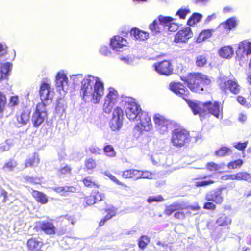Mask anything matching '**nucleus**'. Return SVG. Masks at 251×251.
Wrapping results in <instances>:
<instances>
[{
  "label": "nucleus",
  "instance_id": "6e6d98bb",
  "mask_svg": "<svg viewBox=\"0 0 251 251\" xmlns=\"http://www.w3.org/2000/svg\"><path fill=\"white\" fill-rule=\"evenodd\" d=\"M163 200H164L163 198L161 196L158 195L157 196L150 197L147 199V201L149 203H151V202H154V201L160 202V201H163Z\"/></svg>",
  "mask_w": 251,
  "mask_h": 251
},
{
  "label": "nucleus",
  "instance_id": "72a5a7b5",
  "mask_svg": "<svg viewBox=\"0 0 251 251\" xmlns=\"http://www.w3.org/2000/svg\"><path fill=\"white\" fill-rule=\"evenodd\" d=\"M7 99L5 95L0 91V118H2L3 113L5 109Z\"/></svg>",
  "mask_w": 251,
  "mask_h": 251
},
{
  "label": "nucleus",
  "instance_id": "ea45409f",
  "mask_svg": "<svg viewBox=\"0 0 251 251\" xmlns=\"http://www.w3.org/2000/svg\"><path fill=\"white\" fill-rule=\"evenodd\" d=\"M224 164H216L214 162H209L207 164V169L211 172H216L223 168Z\"/></svg>",
  "mask_w": 251,
  "mask_h": 251
},
{
  "label": "nucleus",
  "instance_id": "6ab92c4d",
  "mask_svg": "<svg viewBox=\"0 0 251 251\" xmlns=\"http://www.w3.org/2000/svg\"><path fill=\"white\" fill-rule=\"evenodd\" d=\"M12 64L10 62L1 64L0 66V81L6 79L12 69Z\"/></svg>",
  "mask_w": 251,
  "mask_h": 251
},
{
  "label": "nucleus",
  "instance_id": "423d86ee",
  "mask_svg": "<svg viewBox=\"0 0 251 251\" xmlns=\"http://www.w3.org/2000/svg\"><path fill=\"white\" fill-rule=\"evenodd\" d=\"M48 118L46 106L44 103H38L31 117V122L35 128L39 127Z\"/></svg>",
  "mask_w": 251,
  "mask_h": 251
},
{
  "label": "nucleus",
  "instance_id": "09e8293b",
  "mask_svg": "<svg viewBox=\"0 0 251 251\" xmlns=\"http://www.w3.org/2000/svg\"><path fill=\"white\" fill-rule=\"evenodd\" d=\"M214 183V181L212 180H202L197 181L195 183V186L197 187H204L210 185Z\"/></svg>",
  "mask_w": 251,
  "mask_h": 251
},
{
  "label": "nucleus",
  "instance_id": "473e14b6",
  "mask_svg": "<svg viewBox=\"0 0 251 251\" xmlns=\"http://www.w3.org/2000/svg\"><path fill=\"white\" fill-rule=\"evenodd\" d=\"M202 15L199 13H194L189 19L187 24L189 26H193L196 23H198L201 20Z\"/></svg>",
  "mask_w": 251,
  "mask_h": 251
},
{
  "label": "nucleus",
  "instance_id": "c03bdc74",
  "mask_svg": "<svg viewBox=\"0 0 251 251\" xmlns=\"http://www.w3.org/2000/svg\"><path fill=\"white\" fill-rule=\"evenodd\" d=\"M150 242L149 237L145 235H142L140 237L139 242L138 246L140 248L144 249Z\"/></svg>",
  "mask_w": 251,
  "mask_h": 251
},
{
  "label": "nucleus",
  "instance_id": "39448f33",
  "mask_svg": "<svg viewBox=\"0 0 251 251\" xmlns=\"http://www.w3.org/2000/svg\"><path fill=\"white\" fill-rule=\"evenodd\" d=\"M190 142L189 132L183 129H175L172 132L171 143L177 148L186 146Z\"/></svg>",
  "mask_w": 251,
  "mask_h": 251
},
{
  "label": "nucleus",
  "instance_id": "0eeeda50",
  "mask_svg": "<svg viewBox=\"0 0 251 251\" xmlns=\"http://www.w3.org/2000/svg\"><path fill=\"white\" fill-rule=\"evenodd\" d=\"M153 120L157 130L161 134L167 133L172 127V122L159 114L154 115Z\"/></svg>",
  "mask_w": 251,
  "mask_h": 251
},
{
  "label": "nucleus",
  "instance_id": "37998d69",
  "mask_svg": "<svg viewBox=\"0 0 251 251\" xmlns=\"http://www.w3.org/2000/svg\"><path fill=\"white\" fill-rule=\"evenodd\" d=\"M159 25V22L157 20H155L152 24L150 25L149 28L153 34H156L160 32Z\"/></svg>",
  "mask_w": 251,
  "mask_h": 251
},
{
  "label": "nucleus",
  "instance_id": "9b49d317",
  "mask_svg": "<svg viewBox=\"0 0 251 251\" xmlns=\"http://www.w3.org/2000/svg\"><path fill=\"white\" fill-rule=\"evenodd\" d=\"M53 93V92L51 91L50 85L47 83H43L40 86L39 91L40 98L42 100L41 103H44L46 106V105L49 102L51 101Z\"/></svg>",
  "mask_w": 251,
  "mask_h": 251
},
{
  "label": "nucleus",
  "instance_id": "f8f14e48",
  "mask_svg": "<svg viewBox=\"0 0 251 251\" xmlns=\"http://www.w3.org/2000/svg\"><path fill=\"white\" fill-rule=\"evenodd\" d=\"M155 70L160 74L168 75L173 72V68L171 62L168 60H164L154 65Z\"/></svg>",
  "mask_w": 251,
  "mask_h": 251
},
{
  "label": "nucleus",
  "instance_id": "2eb2a0df",
  "mask_svg": "<svg viewBox=\"0 0 251 251\" xmlns=\"http://www.w3.org/2000/svg\"><path fill=\"white\" fill-rule=\"evenodd\" d=\"M205 199L207 201H211L217 204H221L223 201L222 190L216 189L208 192L206 193Z\"/></svg>",
  "mask_w": 251,
  "mask_h": 251
},
{
  "label": "nucleus",
  "instance_id": "680f3d73",
  "mask_svg": "<svg viewBox=\"0 0 251 251\" xmlns=\"http://www.w3.org/2000/svg\"><path fill=\"white\" fill-rule=\"evenodd\" d=\"M19 103V98L18 96H12L10 98L9 106L14 107L18 105Z\"/></svg>",
  "mask_w": 251,
  "mask_h": 251
},
{
  "label": "nucleus",
  "instance_id": "603ef678",
  "mask_svg": "<svg viewBox=\"0 0 251 251\" xmlns=\"http://www.w3.org/2000/svg\"><path fill=\"white\" fill-rule=\"evenodd\" d=\"M100 52L103 55L105 56H110L111 52L106 46H101L100 49Z\"/></svg>",
  "mask_w": 251,
  "mask_h": 251
},
{
  "label": "nucleus",
  "instance_id": "412c9836",
  "mask_svg": "<svg viewBox=\"0 0 251 251\" xmlns=\"http://www.w3.org/2000/svg\"><path fill=\"white\" fill-rule=\"evenodd\" d=\"M237 25V20L235 17H231L228 19L225 22L221 23L219 27L225 29L230 30L235 27Z\"/></svg>",
  "mask_w": 251,
  "mask_h": 251
},
{
  "label": "nucleus",
  "instance_id": "052dcab7",
  "mask_svg": "<svg viewBox=\"0 0 251 251\" xmlns=\"http://www.w3.org/2000/svg\"><path fill=\"white\" fill-rule=\"evenodd\" d=\"M83 183L87 187H92V186H96L94 182H93L90 177H87L83 179Z\"/></svg>",
  "mask_w": 251,
  "mask_h": 251
},
{
  "label": "nucleus",
  "instance_id": "393cba45",
  "mask_svg": "<svg viewBox=\"0 0 251 251\" xmlns=\"http://www.w3.org/2000/svg\"><path fill=\"white\" fill-rule=\"evenodd\" d=\"M219 54L220 56L225 58L231 57L233 54L232 48L229 46L222 47L219 50Z\"/></svg>",
  "mask_w": 251,
  "mask_h": 251
},
{
  "label": "nucleus",
  "instance_id": "c9c22d12",
  "mask_svg": "<svg viewBox=\"0 0 251 251\" xmlns=\"http://www.w3.org/2000/svg\"><path fill=\"white\" fill-rule=\"evenodd\" d=\"M237 180H244L249 183H251V175L247 172H240L237 173Z\"/></svg>",
  "mask_w": 251,
  "mask_h": 251
},
{
  "label": "nucleus",
  "instance_id": "9d476101",
  "mask_svg": "<svg viewBox=\"0 0 251 251\" xmlns=\"http://www.w3.org/2000/svg\"><path fill=\"white\" fill-rule=\"evenodd\" d=\"M55 84L57 91L61 95H64L68 90V79L66 75L61 72L57 73L56 76Z\"/></svg>",
  "mask_w": 251,
  "mask_h": 251
},
{
  "label": "nucleus",
  "instance_id": "a19ab883",
  "mask_svg": "<svg viewBox=\"0 0 251 251\" xmlns=\"http://www.w3.org/2000/svg\"><path fill=\"white\" fill-rule=\"evenodd\" d=\"M103 151L106 155L109 157H113L116 156V153L114 148L110 145H107L104 147Z\"/></svg>",
  "mask_w": 251,
  "mask_h": 251
},
{
  "label": "nucleus",
  "instance_id": "cd10ccee",
  "mask_svg": "<svg viewBox=\"0 0 251 251\" xmlns=\"http://www.w3.org/2000/svg\"><path fill=\"white\" fill-rule=\"evenodd\" d=\"M57 221L58 222H61L62 226H67L70 223L74 225L75 223V221L73 217L69 215L61 216L57 218Z\"/></svg>",
  "mask_w": 251,
  "mask_h": 251
},
{
  "label": "nucleus",
  "instance_id": "7ed1b4c3",
  "mask_svg": "<svg viewBox=\"0 0 251 251\" xmlns=\"http://www.w3.org/2000/svg\"><path fill=\"white\" fill-rule=\"evenodd\" d=\"M123 102H125L126 113L130 120H140L134 128V131L138 132V136L141 135L144 131L149 132L152 127L151 117L148 114L142 110L140 106L133 99L126 98Z\"/></svg>",
  "mask_w": 251,
  "mask_h": 251
},
{
  "label": "nucleus",
  "instance_id": "aec40b11",
  "mask_svg": "<svg viewBox=\"0 0 251 251\" xmlns=\"http://www.w3.org/2000/svg\"><path fill=\"white\" fill-rule=\"evenodd\" d=\"M130 34L137 40H145L149 37L148 32L140 30L137 28H132L130 31Z\"/></svg>",
  "mask_w": 251,
  "mask_h": 251
},
{
  "label": "nucleus",
  "instance_id": "13d9d810",
  "mask_svg": "<svg viewBox=\"0 0 251 251\" xmlns=\"http://www.w3.org/2000/svg\"><path fill=\"white\" fill-rule=\"evenodd\" d=\"M10 148L9 140H6V141L0 145V151L1 152L8 151Z\"/></svg>",
  "mask_w": 251,
  "mask_h": 251
},
{
  "label": "nucleus",
  "instance_id": "4468645a",
  "mask_svg": "<svg viewBox=\"0 0 251 251\" xmlns=\"http://www.w3.org/2000/svg\"><path fill=\"white\" fill-rule=\"evenodd\" d=\"M221 88L225 92L229 90L234 94H238L240 91V86L235 79L225 81L221 85Z\"/></svg>",
  "mask_w": 251,
  "mask_h": 251
},
{
  "label": "nucleus",
  "instance_id": "3c124183",
  "mask_svg": "<svg viewBox=\"0 0 251 251\" xmlns=\"http://www.w3.org/2000/svg\"><path fill=\"white\" fill-rule=\"evenodd\" d=\"M71 171V168L68 165L62 167L58 171V174L59 176L70 174Z\"/></svg>",
  "mask_w": 251,
  "mask_h": 251
},
{
  "label": "nucleus",
  "instance_id": "e433bc0d",
  "mask_svg": "<svg viewBox=\"0 0 251 251\" xmlns=\"http://www.w3.org/2000/svg\"><path fill=\"white\" fill-rule=\"evenodd\" d=\"M66 107V102L63 99H60L58 100L56 106V111L57 112L63 114L65 112Z\"/></svg>",
  "mask_w": 251,
  "mask_h": 251
},
{
  "label": "nucleus",
  "instance_id": "e2e57ef3",
  "mask_svg": "<svg viewBox=\"0 0 251 251\" xmlns=\"http://www.w3.org/2000/svg\"><path fill=\"white\" fill-rule=\"evenodd\" d=\"M135 57L132 56H128L127 57H123L121 58V60L124 61L126 63L132 65L134 63V59Z\"/></svg>",
  "mask_w": 251,
  "mask_h": 251
},
{
  "label": "nucleus",
  "instance_id": "a878e982",
  "mask_svg": "<svg viewBox=\"0 0 251 251\" xmlns=\"http://www.w3.org/2000/svg\"><path fill=\"white\" fill-rule=\"evenodd\" d=\"M40 159L38 154L34 153V154L26 160L25 167H36L39 163Z\"/></svg>",
  "mask_w": 251,
  "mask_h": 251
},
{
  "label": "nucleus",
  "instance_id": "f257e3e1",
  "mask_svg": "<svg viewBox=\"0 0 251 251\" xmlns=\"http://www.w3.org/2000/svg\"><path fill=\"white\" fill-rule=\"evenodd\" d=\"M170 87L173 92L187 102L194 115L199 114L201 116L204 112L208 111L217 118H222V108L220 109L218 102L212 103L208 101L206 102H198L189 100L187 99L189 91L179 82L171 83Z\"/></svg>",
  "mask_w": 251,
  "mask_h": 251
},
{
  "label": "nucleus",
  "instance_id": "b1692460",
  "mask_svg": "<svg viewBox=\"0 0 251 251\" xmlns=\"http://www.w3.org/2000/svg\"><path fill=\"white\" fill-rule=\"evenodd\" d=\"M140 170L136 169L126 170L123 172V177L125 178H133L135 180L139 179Z\"/></svg>",
  "mask_w": 251,
  "mask_h": 251
},
{
  "label": "nucleus",
  "instance_id": "f3484780",
  "mask_svg": "<svg viewBox=\"0 0 251 251\" xmlns=\"http://www.w3.org/2000/svg\"><path fill=\"white\" fill-rule=\"evenodd\" d=\"M40 228L47 234H54L55 233L56 228L52 222L42 221L39 224Z\"/></svg>",
  "mask_w": 251,
  "mask_h": 251
},
{
  "label": "nucleus",
  "instance_id": "f704fd0d",
  "mask_svg": "<svg viewBox=\"0 0 251 251\" xmlns=\"http://www.w3.org/2000/svg\"><path fill=\"white\" fill-rule=\"evenodd\" d=\"M181 205L178 203H174L167 206L165 210L164 213L168 216L171 215L176 210L181 209Z\"/></svg>",
  "mask_w": 251,
  "mask_h": 251
},
{
  "label": "nucleus",
  "instance_id": "a18cd8bd",
  "mask_svg": "<svg viewBox=\"0 0 251 251\" xmlns=\"http://www.w3.org/2000/svg\"><path fill=\"white\" fill-rule=\"evenodd\" d=\"M17 165V162L14 160H10L6 163L3 167V169L5 171H13L14 168Z\"/></svg>",
  "mask_w": 251,
  "mask_h": 251
},
{
  "label": "nucleus",
  "instance_id": "338daca9",
  "mask_svg": "<svg viewBox=\"0 0 251 251\" xmlns=\"http://www.w3.org/2000/svg\"><path fill=\"white\" fill-rule=\"evenodd\" d=\"M89 151L92 154H100L101 152V149L95 146L90 147L89 148Z\"/></svg>",
  "mask_w": 251,
  "mask_h": 251
},
{
  "label": "nucleus",
  "instance_id": "bb28decb",
  "mask_svg": "<svg viewBox=\"0 0 251 251\" xmlns=\"http://www.w3.org/2000/svg\"><path fill=\"white\" fill-rule=\"evenodd\" d=\"M32 195L36 200L42 204H45L47 203L48 200L46 195L42 192L33 191Z\"/></svg>",
  "mask_w": 251,
  "mask_h": 251
},
{
  "label": "nucleus",
  "instance_id": "1a4fd4ad",
  "mask_svg": "<svg viewBox=\"0 0 251 251\" xmlns=\"http://www.w3.org/2000/svg\"><path fill=\"white\" fill-rule=\"evenodd\" d=\"M123 112L121 108L117 107L114 109L112 118L109 123L111 129L114 131H119L123 125Z\"/></svg>",
  "mask_w": 251,
  "mask_h": 251
},
{
  "label": "nucleus",
  "instance_id": "20e7f679",
  "mask_svg": "<svg viewBox=\"0 0 251 251\" xmlns=\"http://www.w3.org/2000/svg\"><path fill=\"white\" fill-rule=\"evenodd\" d=\"M181 79L192 91L195 93H201L205 86L211 83L208 76L201 73H189L181 76Z\"/></svg>",
  "mask_w": 251,
  "mask_h": 251
},
{
  "label": "nucleus",
  "instance_id": "4be33fe9",
  "mask_svg": "<svg viewBox=\"0 0 251 251\" xmlns=\"http://www.w3.org/2000/svg\"><path fill=\"white\" fill-rule=\"evenodd\" d=\"M27 245L29 250L31 251H37L41 249L43 243L37 239L31 238L27 241Z\"/></svg>",
  "mask_w": 251,
  "mask_h": 251
},
{
  "label": "nucleus",
  "instance_id": "69168bd1",
  "mask_svg": "<svg viewBox=\"0 0 251 251\" xmlns=\"http://www.w3.org/2000/svg\"><path fill=\"white\" fill-rule=\"evenodd\" d=\"M216 207V205L211 202H205L203 205L204 209L208 210H215Z\"/></svg>",
  "mask_w": 251,
  "mask_h": 251
},
{
  "label": "nucleus",
  "instance_id": "0e129e2a",
  "mask_svg": "<svg viewBox=\"0 0 251 251\" xmlns=\"http://www.w3.org/2000/svg\"><path fill=\"white\" fill-rule=\"evenodd\" d=\"M7 52V46L4 43L0 42V54L1 55L6 54Z\"/></svg>",
  "mask_w": 251,
  "mask_h": 251
},
{
  "label": "nucleus",
  "instance_id": "49530a36",
  "mask_svg": "<svg viewBox=\"0 0 251 251\" xmlns=\"http://www.w3.org/2000/svg\"><path fill=\"white\" fill-rule=\"evenodd\" d=\"M207 62V59L205 55H200L196 57V64L197 66L202 67Z\"/></svg>",
  "mask_w": 251,
  "mask_h": 251
},
{
  "label": "nucleus",
  "instance_id": "2f4dec72",
  "mask_svg": "<svg viewBox=\"0 0 251 251\" xmlns=\"http://www.w3.org/2000/svg\"><path fill=\"white\" fill-rule=\"evenodd\" d=\"M173 21V19L171 17L163 16L160 15L158 17V22L160 25L164 27H167L170 23Z\"/></svg>",
  "mask_w": 251,
  "mask_h": 251
},
{
  "label": "nucleus",
  "instance_id": "79ce46f5",
  "mask_svg": "<svg viewBox=\"0 0 251 251\" xmlns=\"http://www.w3.org/2000/svg\"><path fill=\"white\" fill-rule=\"evenodd\" d=\"M243 164V161L242 159H237L233 161L230 162L227 167L229 169H235L240 168Z\"/></svg>",
  "mask_w": 251,
  "mask_h": 251
},
{
  "label": "nucleus",
  "instance_id": "864d4df0",
  "mask_svg": "<svg viewBox=\"0 0 251 251\" xmlns=\"http://www.w3.org/2000/svg\"><path fill=\"white\" fill-rule=\"evenodd\" d=\"M92 194L95 198V201L96 203L99 201H101L104 198V195L103 194L96 191H93Z\"/></svg>",
  "mask_w": 251,
  "mask_h": 251
},
{
  "label": "nucleus",
  "instance_id": "de8ad7c7",
  "mask_svg": "<svg viewBox=\"0 0 251 251\" xmlns=\"http://www.w3.org/2000/svg\"><path fill=\"white\" fill-rule=\"evenodd\" d=\"M85 166L87 170H91L96 167V163L93 159L90 158L85 160Z\"/></svg>",
  "mask_w": 251,
  "mask_h": 251
},
{
  "label": "nucleus",
  "instance_id": "c85d7f7f",
  "mask_svg": "<svg viewBox=\"0 0 251 251\" xmlns=\"http://www.w3.org/2000/svg\"><path fill=\"white\" fill-rule=\"evenodd\" d=\"M53 190L57 193H61V195H65L66 192L74 193L76 191L75 188L73 186H64L54 187L52 188Z\"/></svg>",
  "mask_w": 251,
  "mask_h": 251
},
{
  "label": "nucleus",
  "instance_id": "7c9ffc66",
  "mask_svg": "<svg viewBox=\"0 0 251 251\" xmlns=\"http://www.w3.org/2000/svg\"><path fill=\"white\" fill-rule=\"evenodd\" d=\"M216 223L219 226H226L231 224V219L230 217L223 215L217 220Z\"/></svg>",
  "mask_w": 251,
  "mask_h": 251
},
{
  "label": "nucleus",
  "instance_id": "dca6fc26",
  "mask_svg": "<svg viewBox=\"0 0 251 251\" xmlns=\"http://www.w3.org/2000/svg\"><path fill=\"white\" fill-rule=\"evenodd\" d=\"M193 33L190 27L185 28L176 35L174 41L176 43H185L192 37Z\"/></svg>",
  "mask_w": 251,
  "mask_h": 251
},
{
  "label": "nucleus",
  "instance_id": "5701e85b",
  "mask_svg": "<svg viewBox=\"0 0 251 251\" xmlns=\"http://www.w3.org/2000/svg\"><path fill=\"white\" fill-rule=\"evenodd\" d=\"M16 119L20 126L26 125L29 120V112L23 111L20 114H17Z\"/></svg>",
  "mask_w": 251,
  "mask_h": 251
},
{
  "label": "nucleus",
  "instance_id": "ddd939ff",
  "mask_svg": "<svg viewBox=\"0 0 251 251\" xmlns=\"http://www.w3.org/2000/svg\"><path fill=\"white\" fill-rule=\"evenodd\" d=\"M126 44V40L119 36H115L110 40V46L116 51H122Z\"/></svg>",
  "mask_w": 251,
  "mask_h": 251
},
{
  "label": "nucleus",
  "instance_id": "6e6552de",
  "mask_svg": "<svg viewBox=\"0 0 251 251\" xmlns=\"http://www.w3.org/2000/svg\"><path fill=\"white\" fill-rule=\"evenodd\" d=\"M117 92L113 88H110L108 94L106 96L103 105V111L109 114L117 102Z\"/></svg>",
  "mask_w": 251,
  "mask_h": 251
},
{
  "label": "nucleus",
  "instance_id": "c756f323",
  "mask_svg": "<svg viewBox=\"0 0 251 251\" xmlns=\"http://www.w3.org/2000/svg\"><path fill=\"white\" fill-rule=\"evenodd\" d=\"M213 31V29H206L202 31L197 38V42H201L206 39L210 38L212 36Z\"/></svg>",
  "mask_w": 251,
  "mask_h": 251
},
{
  "label": "nucleus",
  "instance_id": "774afa93",
  "mask_svg": "<svg viewBox=\"0 0 251 251\" xmlns=\"http://www.w3.org/2000/svg\"><path fill=\"white\" fill-rule=\"evenodd\" d=\"M247 115L243 113H240L238 115V120L242 124H244L247 121Z\"/></svg>",
  "mask_w": 251,
  "mask_h": 251
},
{
  "label": "nucleus",
  "instance_id": "4d7b16f0",
  "mask_svg": "<svg viewBox=\"0 0 251 251\" xmlns=\"http://www.w3.org/2000/svg\"><path fill=\"white\" fill-rule=\"evenodd\" d=\"M189 13H190L189 9L181 8L177 12L176 15L181 19H185L186 15Z\"/></svg>",
  "mask_w": 251,
  "mask_h": 251
},
{
  "label": "nucleus",
  "instance_id": "a211bd4d",
  "mask_svg": "<svg viewBox=\"0 0 251 251\" xmlns=\"http://www.w3.org/2000/svg\"><path fill=\"white\" fill-rule=\"evenodd\" d=\"M245 53L246 55L251 54V43L247 41H243L239 44L238 49L237 50L238 56L241 53Z\"/></svg>",
  "mask_w": 251,
  "mask_h": 251
},
{
  "label": "nucleus",
  "instance_id": "58836bf2",
  "mask_svg": "<svg viewBox=\"0 0 251 251\" xmlns=\"http://www.w3.org/2000/svg\"><path fill=\"white\" fill-rule=\"evenodd\" d=\"M105 211L107 212V213L105 217L100 222L99 225L100 226H102L106 221L111 219L116 214L115 210L108 209V210L105 209Z\"/></svg>",
  "mask_w": 251,
  "mask_h": 251
},
{
  "label": "nucleus",
  "instance_id": "f03ea898",
  "mask_svg": "<svg viewBox=\"0 0 251 251\" xmlns=\"http://www.w3.org/2000/svg\"><path fill=\"white\" fill-rule=\"evenodd\" d=\"M73 80L75 84H77L79 80H81L80 94L85 102L99 103L103 95L104 86L99 78L89 75L82 79V75H77L73 76Z\"/></svg>",
  "mask_w": 251,
  "mask_h": 251
},
{
  "label": "nucleus",
  "instance_id": "5fc2aeb1",
  "mask_svg": "<svg viewBox=\"0 0 251 251\" xmlns=\"http://www.w3.org/2000/svg\"><path fill=\"white\" fill-rule=\"evenodd\" d=\"M248 144V142H245L244 143L241 142H234L233 144V146L236 149L243 151L245 150V149L247 147Z\"/></svg>",
  "mask_w": 251,
  "mask_h": 251
},
{
  "label": "nucleus",
  "instance_id": "8fccbe9b",
  "mask_svg": "<svg viewBox=\"0 0 251 251\" xmlns=\"http://www.w3.org/2000/svg\"><path fill=\"white\" fill-rule=\"evenodd\" d=\"M152 173L147 171H140V174L139 176V179L141 178L144 179H152Z\"/></svg>",
  "mask_w": 251,
  "mask_h": 251
},
{
  "label": "nucleus",
  "instance_id": "4c0bfd02",
  "mask_svg": "<svg viewBox=\"0 0 251 251\" xmlns=\"http://www.w3.org/2000/svg\"><path fill=\"white\" fill-rule=\"evenodd\" d=\"M232 153V151L228 148L223 147L215 151V155L219 157H223Z\"/></svg>",
  "mask_w": 251,
  "mask_h": 251
},
{
  "label": "nucleus",
  "instance_id": "bf43d9fd",
  "mask_svg": "<svg viewBox=\"0 0 251 251\" xmlns=\"http://www.w3.org/2000/svg\"><path fill=\"white\" fill-rule=\"evenodd\" d=\"M105 175L108 176L112 181H114L116 184L120 185H124L122 182L119 181L113 175H112L109 172H105Z\"/></svg>",
  "mask_w": 251,
  "mask_h": 251
}]
</instances>
